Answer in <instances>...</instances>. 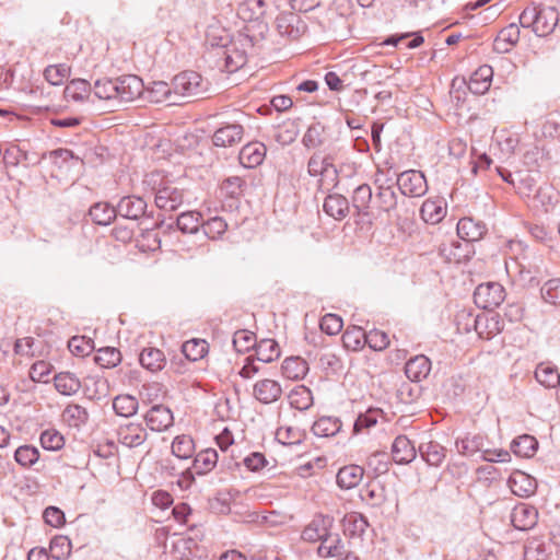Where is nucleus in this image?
<instances>
[{"instance_id": "52", "label": "nucleus", "mask_w": 560, "mask_h": 560, "mask_svg": "<svg viewBox=\"0 0 560 560\" xmlns=\"http://www.w3.org/2000/svg\"><path fill=\"white\" fill-rule=\"evenodd\" d=\"M71 69L66 63L48 66L44 71V77L51 85L62 84L70 75Z\"/></svg>"}, {"instance_id": "21", "label": "nucleus", "mask_w": 560, "mask_h": 560, "mask_svg": "<svg viewBox=\"0 0 560 560\" xmlns=\"http://www.w3.org/2000/svg\"><path fill=\"white\" fill-rule=\"evenodd\" d=\"M415 445L405 435H398L392 445V456L396 464H409L416 458Z\"/></svg>"}, {"instance_id": "54", "label": "nucleus", "mask_w": 560, "mask_h": 560, "mask_svg": "<svg viewBox=\"0 0 560 560\" xmlns=\"http://www.w3.org/2000/svg\"><path fill=\"white\" fill-rule=\"evenodd\" d=\"M381 416L382 411L375 408H370L364 413H360L353 423V432L358 434L369 430L377 423Z\"/></svg>"}, {"instance_id": "34", "label": "nucleus", "mask_w": 560, "mask_h": 560, "mask_svg": "<svg viewBox=\"0 0 560 560\" xmlns=\"http://www.w3.org/2000/svg\"><path fill=\"white\" fill-rule=\"evenodd\" d=\"M281 370L289 380H302L308 372V364L300 357H291L282 362Z\"/></svg>"}, {"instance_id": "26", "label": "nucleus", "mask_w": 560, "mask_h": 560, "mask_svg": "<svg viewBox=\"0 0 560 560\" xmlns=\"http://www.w3.org/2000/svg\"><path fill=\"white\" fill-rule=\"evenodd\" d=\"M364 468L359 465H347L339 469L337 483L341 489H352L362 481Z\"/></svg>"}, {"instance_id": "3", "label": "nucleus", "mask_w": 560, "mask_h": 560, "mask_svg": "<svg viewBox=\"0 0 560 560\" xmlns=\"http://www.w3.org/2000/svg\"><path fill=\"white\" fill-rule=\"evenodd\" d=\"M505 299V289L499 282L479 284L474 292L475 304L482 310L492 311Z\"/></svg>"}, {"instance_id": "38", "label": "nucleus", "mask_w": 560, "mask_h": 560, "mask_svg": "<svg viewBox=\"0 0 560 560\" xmlns=\"http://www.w3.org/2000/svg\"><path fill=\"white\" fill-rule=\"evenodd\" d=\"M256 359L269 363L280 357V347L273 339H262L255 346Z\"/></svg>"}, {"instance_id": "20", "label": "nucleus", "mask_w": 560, "mask_h": 560, "mask_svg": "<svg viewBox=\"0 0 560 560\" xmlns=\"http://www.w3.org/2000/svg\"><path fill=\"white\" fill-rule=\"evenodd\" d=\"M266 151V147L261 142L247 143L240 151V162L247 168L256 167L264 162Z\"/></svg>"}, {"instance_id": "25", "label": "nucleus", "mask_w": 560, "mask_h": 560, "mask_svg": "<svg viewBox=\"0 0 560 560\" xmlns=\"http://www.w3.org/2000/svg\"><path fill=\"white\" fill-rule=\"evenodd\" d=\"M420 214L424 222L436 224L446 214V203L442 199H427L421 206Z\"/></svg>"}, {"instance_id": "39", "label": "nucleus", "mask_w": 560, "mask_h": 560, "mask_svg": "<svg viewBox=\"0 0 560 560\" xmlns=\"http://www.w3.org/2000/svg\"><path fill=\"white\" fill-rule=\"evenodd\" d=\"M62 419L69 427L80 428L88 422L89 412L81 405L70 404L62 411Z\"/></svg>"}, {"instance_id": "41", "label": "nucleus", "mask_w": 560, "mask_h": 560, "mask_svg": "<svg viewBox=\"0 0 560 560\" xmlns=\"http://www.w3.org/2000/svg\"><path fill=\"white\" fill-rule=\"evenodd\" d=\"M368 527V520L360 513H351L343 518L345 534L350 537H361Z\"/></svg>"}, {"instance_id": "6", "label": "nucleus", "mask_w": 560, "mask_h": 560, "mask_svg": "<svg viewBox=\"0 0 560 560\" xmlns=\"http://www.w3.org/2000/svg\"><path fill=\"white\" fill-rule=\"evenodd\" d=\"M276 28L282 37L298 39L305 31V25L299 14L281 12L276 19Z\"/></svg>"}, {"instance_id": "19", "label": "nucleus", "mask_w": 560, "mask_h": 560, "mask_svg": "<svg viewBox=\"0 0 560 560\" xmlns=\"http://www.w3.org/2000/svg\"><path fill=\"white\" fill-rule=\"evenodd\" d=\"M457 235L467 242L481 240L487 233L486 224L472 218H462L457 223Z\"/></svg>"}, {"instance_id": "24", "label": "nucleus", "mask_w": 560, "mask_h": 560, "mask_svg": "<svg viewBox=\"0 0 560 560\" xmlns=\"http://www.w3.org/2000/svg\"><path fill=\"white\" fill-rule=\"evenodd\" d=\"M346 545L338 534L328 533L317 548V555L320 558H339L346 551Z\"/></svg>"}, {"instance_id": "8", "label": "nucleus", "mask_w": 560, "mask_h": 560, "mask_svg": "<svg viewBox=\"0 0 560 560\" xmlns=\"http://www.w3.org/2000/svg\"><path fill=\"white\" fill-rule=\"evenodd\" d=\"M217 56L223 59V69L233 73L244 67L247 62V55L244 49H240L236 44H222Z\"/></svg>"}, {"instance_id": "13", "label": "nucleus", "mask_w": 560, "mask_h": 560, "mask_svg": "<svg viewBox=\"0 0 560 560\" xmlns=\"http://www.w3.org/2000/svg\"><path fill=\"white\" fill-rule=\"evenodd\" d=\"M184 200L183 190L174 186L160 187L155 194V205L166 211L176 210Z\"/></svg>"}, {"instance_id": "51", "label": "nucleus", "mask_w": 560, "mask_h": 560, "mask_svg": "<svg viewBox=\"0 0 560 560\" xmlns=\"http://www.w3.org/2000/svg\"><path fill=\"white\" fill-rule=\"evenodd\" d=\"M342 342L347 349L357 351L365 343V331L358 326L350 327L343 332Z\"/></svg>"}, {"instance_id": "48", "label": "nucleus", "mask_w": 560, "mask_h": 560, "mask_svg": "<svg viewBox=\"0 0 560 560\" xmlns=\"http://www.w3.org/2000/svg\"><path fill=\"white\" fill-rule=\"evenodd\" d=\"M228 222L221 217H212L202 222L203 233L210 240H219L228 230Z\"/></svg>"}, {"instance_id": "50", "label": "nucleus", "mask_w": 560, "mask_h": 560, "mask_svg": "<svg viewBox=\"0 0 560 560\" xmlns=\"http://www.w3.org/2000/svg\"><path fill=\"white\" fill-rule=\"evenodd\" d=\"M368 470L374 476H380L389 469V456L386 452H375L366 459Z\"/></svg>"}, {"instance_id": "57", "label": "nucleus", "mask_w": 560, "mask_h": 560, "mask_svg": "<svg viewBox=\"0 0 560 560\" xmlns=\"http://www.w3.org/2000/svg\"><path fill=\"white\" fill-rule=\"evenodd\" d=\"M289 398L291 406L299 410H305L313 405L312 392L305 386L293 389Z\"/></svg>"}, {"instance_id": "28", "label": "nucleus", "mask_w": 560, "mask_h": 560, "mask_svg": "<svg viewBox=\"0 0 560 560\" xmlns=\"http://www.w3.org/2000/svg\"><path fill=\"white\" fill-rule=\"evenodd\" d=\"M324 211L335 220H342L349 213V201L342 195H328L324 201Z\"/></svg>"}, {"instance_id": "55", "label": "nucleus", "mask_w": 560, "mask_h": 560, "mask_svg": "<svg viewBox=\"0 0 560 560\" xmlns=\"http://www.w3.org/2000/svg\"><path fill=\"white\" fill-rule=\"evenodd\" d=\"M116 79H100L95 81L93 88V94L100 100H116Z\"/></svg>"}, {"instance_id": "5", "label": "nucleus", "mask_w": 560, "mask_h": 560, "mask_svg": "<svg viewBox=\"0 0 560 560\" xmlns=\"http://www.w3.org/2000/svg\"><path fill=\"white\" fill-rule=\"evenodd\" d=\"M237 15L244 22L257 23L260 35L268 31V25L261 21L265 16L264 0L243 1L237 8Z\"/></svg>"}, {"instance_id": "46", "label": "nucleus", "mask_w": 560, "mask_h": 560, "mask_svg": "<svg viewBox=\"0 0 560 560\" xmlns=\"http://www.w3.org/2000/svg\"><path fill=\"white\" fill-rule=\"evenodd\" d=\"M195 452V443L191 436L182 434L177 435L172 443V454L180 459H187Z\"/></svg>"}, {"instance_id": "16", "label": "nucleus", "mask_w": 560, "mask_h": 560, "mask_svg": "<svg viewBox=\"0 0 560 560\" xmlns=\"http://www.w3.org/2000/svg\"><path fill=\"white\" fill-rule=\"evenodd\" d=\"M253 394L258 401L267 405L281 397L282 388L277 381L265 378L254 385Z\"/></svg>"}, {"instance_id": "31", "label": "nucleus", "mask_w": 560, "mask_h": 560, "mask_svg": "<svg viewBox=\"0 0 560 560\" xmlns=\"http://www.w3.org/2000/svg\"><path fill=\"white\" fill-rule=\"evenodd\" d=\"M55 388L58 393L66 396H72L81 388L80 380L70 372H60L54 377Z\"/></svg>"}, {"instance_id": "56", "label": "nucleus", "mask_w": 560, "mask_h": 560, "mask_svg": "<svg viewBox=\"0 0 560 560\" xmlns=\"http://www.w3.org/2000/svg\"><path fill=\"white\" fill-rule=\"evenodd\" d=\"M39 458V451L33 445L19 446L14 452V459L22 467L33 466Z\"/></svg>"}, {"instance_id": "37", "label": "nucleus", "mask_w": 560, "mask_h": 560, "mask_svg": "<svg viewBox=\"0 0 560 560\" xmlns=\"http://www.w3.org/2000/svg\"><path fill=\"white\" fill-rule=\"evenodd\" d=\"M63 94L67 100L74 102L89 100L91 95V84L84 79H74L66 86Z\"/></svg>"}, {"instance_id": "15", "label": "nucleus", "mask_w": 560, "mask_h": 560, "mask_svg": "<svg viewBox=\"0 0 560 560\" xmlns=\"http://www.w3.org/2000/svg\"><path fill=\"white\" fill-rule=\"evenodd\" d=\"M509 486L511 491L521 498H528L537 490L536 479L520 470L510 476Z\"/></svg>"}, {"instance_id": "62", "label": "nucleus", "mask_w": 560, "mask_h": 560, "mask_svg": "<svg viewBox=\"0 0 560 560\" xmlns=\"http://www.w3.org/2000/svg\"><path fill=\"white\" fill-rule=\"evenodd\" d=\"M255 341V334L246 329L237 330L233 336V346L237 352L248 351L257 345Z\"/></svg>"}, {"instance_id": "49", "label": "nucleus", "mask_w": 560, "mask_h": 560, "mask_svg": "<svg viewBox=\"0 0 560 560\" xmlns=\"http://www.w3.org/2000/svg\"><path fill=\"white\" fill-rule=\"evenodd\" d=\"M49 551L51 558L56 560H65L71 553V540L67 536H55L50 540Z\"/></svg>"}, {"instance_id": "23", "label": "nucleus", "mask_w": 560, "mask_h": 560, "mask_svg": "<svg viewBox=\"0 0 560 560\" xmlns=\"http://www.w3.org/2000/svg\"><path fill=\"white\" fill-rule=\"evenodd\" d=\"M431 371V361L423 354L409 359L405 365V374L412 382H420Z\"/></svg>"}, {"instance_id": "36", "label": "nucleus", "mask_w": 560, "mask_h": 560, "mask_svg": "<svg viewBox=\"0 0 560 560\" xmlns=\"http://www.w3.org/2000/svg\"><path fill=\"white\" fill-rule=\"evenodd\" d=\"M89 214L94 223L108 225L117 217V211L107 202H97L90 208Z\"/></svg>"}, {"instance_id": "30", "label": "nucleus", "mask_w": 560, "mask_h": 560, "mask_svg": "<svg viewBox=\"0 0 560 560\" xmlns=\"http://www.w3.org/2000/svg\"><path fill=\"white\" fill-rule=\"evenodd\" d=\"M329 518L315 517L302 532V539L308 542L320 541L327 536Z\"/></svg>"}, {"instance_id": "10", "label": "nucleus", "mask_w": 560, "mask_h": 560, "mask_svg": "<svg viewBox=\"0 0 560 560\" xmlns=\"http://www.w3.org/2000/svg\"><path fill=\"white\" fill-rule=\"evenodd\" d=\"M147 425L156 432L165 431L173 425L174 417L171 409L163 405H154L144 416Z\"/></svg>"}, {"instance_id": "7", "label": "nucleus", "mask_w": 560, "mask_h": 560, "mask_svg": "<svg viewBox=\"0 0 560 560\" xmlns=\"http://www.w3.org/2000/svg\"><path fill=\"white\" fill-rule=\"evenodd\" d=\"M117 101L131 102L142 95L143 82L133 74L124 75L116 79Z\"/></svg>"}, {"instance_id": "53", "label": "nucleus", "mask_w": 560, "mask_h": 560, "mask_svg": "<svg viewBox=\"0 0 560 560\" xmlns=\"http://www.w3.org/2000/svg\"><path fill=\"white\" fill-rule=\"evenodd\" d=\"M200 213L192 211L183 212L177 218V228L183 233L194 234L198 232L199 228L201 226L202 223H200Z\"/></svg>"}, {"instance_id": "60", "label": "nucleus", "mask_w": 560, "mask_h": 560, "mask_svg": "<svg viewBox=\"0 0 560 560\" xmlns=\"http://www.w3.org/2000/svg\"><path fill=\"white\" fill-rule=\"evenodd\" d=\"M541 298L552 305H560V279L546 281L540 289Z\"/></svg>"}, {"instance_id": "2", "label": "nucleus", "mask_w": 560, "mask_h": 560, "mask_svg": "<svg viewBox=\"0 0 560 560\" xmlns=\"http://www.w3.org/2000/svg\"><path fill=\"white\" fill-rule=\"evenodd\" d=\"M174 96L197 97L208 91V83L195 71H184L172 80Z\"/></svg>"}, {"instance_id": "14", "label": "nucleus", "mask_w": 560, "mask_h": 560, "mask_svg": "<svg viewBox=\"0 0 560 560\" xmlns=\"http://www.w3.org/2000/svg\"><path fill=\"white\" fill-rule=\"evenodd\" d=\"M147 209V202L136 196L122 197L116 206L117 215H120L129 220H138L144 213Z\"/></svg>"}, {"instance_id": "4", "label": "nucleus", "mask_w": 560, "mask_h": 560, "mask_svg": "<svg viewBox=\"0 0 560 560\" xmlns=\"http://www.w3.org/2000/svg\"><path fill=\"white\" fill-rule=\"evenodd\" d=\"M397 186L400 192L408 197H421L428 190L427 179L422 172L409 170L397 177Z\"/></svg>"}, {"instance_id": "18", "label": "nucleus", "mask_w": 560, "mask_h": 560, "mask_svg": "<svg viewBox=\"0 0 560 560\" xmlns=\"http://www.w3.org/2000/svg\"><path fill=\"white\" fill-rule=\"evenodd\" d=\"M244 128L242 125L232 124L219 128L212 137L215 147H232L243 139Z\"/></svg>"}, {"instance_id": "43", "label": "nucleus", "mask_w": 560, "mask_h": 560, "mask_svg": "<svg viewBox=\"0 0 560 560\" xmlns=\"http://www.w3.org/2000/svg\"><path fill=\"white\" fill-rule=\"evenodd\" d=\"M537 440L528 434H524L514 439L511 443L513 453L521 457H530L537 448Z\"/></svg>"}, {"instance_id": "1", "label": "nucleus", "mask_w": 560, "mask_h": 560, "mask_svg": "<svg viewBox=\"0 0 560 560\" xmlns=\"http://www.w3.org/2000/svg\"><path fill=\"white\" fill-rule=\"evenodd\" d=\"M559 22V12L552 5L533 3L520 14L522 27L532 28L540 37L550 35Z\"/></svg>"}, {"instance_id": "22", "label": "nucleus", "mask_w": 560, "mask_h": 560, "mask_svg": "<svg viewBox=\"0 0 560 560\" xmlns=\"http://www.w3.org/2000/svg\"><path fill=\"white\" fill-rule=\"evenodd\" d=\"M503 325L498 314L481 315L475 318V330L485 339H491L500 334Z\"/></svg>"}, {"instance_id": "61", "label": "nucleus", "mask_w": 560, "mask_h": 560, "mask_svg": "<svg viewBox=\"0 0 560 560\" xmlns=\"http://www.w3.org/2000/svg\"><path fill=\"white\" fill-rule=\"evenodd\" d=\"M324 131H325V128L322 124H319V122L312 124L307 128V130L302 139L303 144L308 149H311V148L314 149V148L322 145L324 142V139H323Z\"/></svg>"}, {"instance_id": "59", "label": "nucleus", "mask_w": 560, "mask_h": 560, "mask_svg": "<svg viewBox=\"0 0 560 560\" xmlns=\"http://www.w3.org/2000/svg\"><path fill=\"white\" fill-rule=\"evenodd\" d=\"M39 440L42 446L48 451H59L65 445L63 435L55 429L42 432Z\"/></svg>"}, {"instance_id": "32", "label": "nucleus", "mask_w": 560, "mask_h": 560, "mask_svg": "<svg viewBox=\"0 0 560 560\" xmlns=\"http://www.w3.org/2000/svg\"><path fill=\"white\" fill-rule=\"evenodd\" d=\"M486 436L482 434H467L463 439L456 440L457 452L465 456H471L477 452L483 453Z\"/></svg>"}, {"instance_id": "29", "label": "nucleus", "mask_w": 560, "mask_h": 560, "mask_svg": "<svg viewBox=\"0 0 560 560\" xmlns=\"http://www.w3.org/2000/svg\"><path fill=\"white\" fill-rule=\"evenodd\" d=\"M535 377L546 388H557L560 385L558 369L550 362H541L536 366Z\"/></svg>"}, {"instance_id": "11", "label": "nucleus", "mask_w": 560, "mask_h": 560, "mask_svg": "<svg viewBox=\"0 0 560 560\" xmlns=\"http://www.w3.org/2000/svg\"><path fill=\"white\" fill-rule=\"evenodd\" d=\"M218 459V452L214 448L202 450L196 454L191 467L184 472V476L194 479V474L206 475L217 466Z\"/></svg>"}, {"instance_id": "63", "label": "nucleus", "mask_w": 560, "mask_h": 560, "mask_svg": "<svg viewBox=\"0 0 560 560\" xmlns=\"http://www.w3.org/2000/svg\"><path fill=\"white\" fill-rule=\"evenodd\" d=\"M365 343L375 351H382L389 345V338L386 332L372 329L365 332Z\"/></svg>"}, {"instance_id": "40", "label": "nucleus", "mask_w": 560, "mask_h": 560, "mask_svg": "<svg viewBox=\"0 0 560 560\" xmlns=\"http://www.w3.org/2000/svg\"><path fill=\"white\" fill-rule=\"evenodd\" d=\"M421 457L431 466H440L446 456V450L436 442L422 444L419 448Z\"/></svg>"}, {"instance_id": "27", "label": "nucleus", "mask_w": 560, "mask_h": 560, "mask_svg": "<svg viewBox=\"0 0 560 560\" xmlns=\"http://www.w3.org/2000/svg\"><path fill=\"white\" fill-rule=\"evenodd\" d=\"M373 198L372 189L368 184L358 186L352 195V206L362 215H372L373 207L371 206Z\"/></svg>"}, {"instance_id": "47", "label": "nucleus", "mask_w": 560, "mask_h": 560, "mask_svg": "<svg viewBox=\"0 0 560 560\" xmlns=\"http://www.w3.org/2000/svg\"><path fill=\"white\" fill-rule=\"evenodd\" d=\"M138 400L131 395H118L114 398L113 408L115 412L122 417H131L138 410Z\"/></svg>"}, {"instance_id": "12", "label": "nucleus", "mask_w": 560, "mask_h": 560, "mask_svg": "<svg viewBox=\"0 0 560 560\" xmlns=\"http://www.w3.org/2000/svg\"><path fill=\"white\" fill-rule=\"evenodd\" d=\"M117 435L125 446L138 447L145 442L148 432L141 423L129 422L118 428Z\"/></svg>"}, {"instance_id": "45", "label": "nucleus", "mask_w": 560, "mask_h": 560, "mask_svg": "<svg viewBox=\"0 0 560 560\" xmlns=\"http://www.w3.org/2000/svg\"><path fill=\"white\" fill-rule=\"evenodd\" d=\"M94 361L102 368L112 369L121 362V353L113 347H104L97 350Z\"/></svg>"}, {"instance_id": "9", "label": "nucleus", "mask_w": 560, "mask_h": 560, "mask_svg": "<svg viewBox=\"0 0 560 560\" xmlns=\"http://www.w3.org/2000/svg\"><path fill=\"white\" fill-rule=\"evenodd\" d=\"M511 522L518 530H529L538 522V511L534 505L518 503L511 512Z\"/></svg>"}, {"instance_id": "35", "label": "nucleus", "mask_w": 560, "mask_h": 560, "mask_svg": "<svg viewBox=\"0 0 560 560\" xmlns=\"http://www.w3.org/2000/svg\"><path fill=\"white\" fill-rule=\"evenodd\" d=\"M341 425L338 418L323 416L314 422L312 431L316 436L329 438L336 435L341 430Z\"/></svg>"}, {"instance_id": "64", "label": "nucleus", "mask_w": 560, "mask_h": 560, "mask_svg": "<svg viewBox=\"0 0 560 560\" xmlns=\"http://www.w3.org/2000/svg\"><path fill=\"white\" fill-rule=\"evenodd\" d=\"M320 329L329 336L337 335L341 331L343 323L340 316L336 314H326L320 319Z\"/></svg>"}, {"instance_id": "33", "label": "nucleus", "mask_w": 560, "mask_h": 560, "mask_svg": "<svg viewBox=\"0 0 560 560\" xmlns=\"http://www.w3.org/2000/svg\"><path fill=\"white\" fill-rule=\"evenodd\" d=\"M140 364L151 371H161L166 363L164 353L158 348H144L139 355Z\"/></svg>"}, {"instance_id": "42", "label": "nucleus", "mask_w": 560, "mask_h": 560, "mask_svg": "<svg viewBox=\"0 0 560 560\" xmlns=\"http://www.w3.org/2000/svg\"><path fill=\"white\" fill-rule=\"evenodd\" d=\"M209 345L205 339L187 340L182 346L183 354L189 361H198L208 353Z\"/></svg>"}, {"instance_id": "58", "label": "nucleus", "mask_w": 560, "mask_h": 560, "mask_svg": "<svg viewBox=\"0 0 560 560\" xmlns=\"http://www.w3.org/2000/svg\"><path fill=\"white\" fill-rule=\"evenodd\" d=\"M149 92L153 102L160 103L170 101L171 104H176V100L173 98V86H170L166 82H153Z\"/></svg>"}, {"instance_id": "17", "label": "nucleus", "mask_w": 560, "mask_h": 560, "mask_svg": "<svg viewBox=\"0 0 560 560\" xmlns=\"http://www.w3.org/2000/svg\"><path fill=\"white\" fill-rule=\"evenodd\" d=\"M520 27L515 23H511L503 27L493 42V50L499 54L509 52L520 40Z\"/></svg>"}, {"instance_id": "44", "label": "nucleus", "mask_w": 560, "mask_h": 560, "mask_svg": "<svg viewBox=\"0 0 560 560\" xmlns=\"http://www.w3.org/2000/svg\"><path fill=\"white\" fill-rule=\"evenodd\" d=\"M376 209L383 212H390L397 207V195L392 187L380 186L375 196Z\"/></svg>"}]
</instances>
